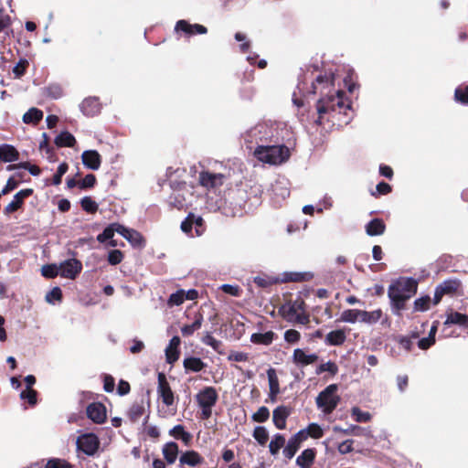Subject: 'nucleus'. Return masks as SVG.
<instances>
[{
    "mask_svg": "<svg viewBox=\"0 0 468 468\" xmlns=\"http://www.w3.org/2000/svg\"><path fill=\"white\" fill-rule=\"evenodd\" d=\"M19 154L17 150L9 144L0 145V160L10 163L18 160Z\"/></svg>",
    "mask_w": 468,
    "mask_h": 468,
    "instance_id": "obj_29",
    "label": "nucleus"
},
{
    "mask_svg": "<svg viewBox=\"0 0 468 468\" xmlns=\"http://www.w3.org/2000/svg\"><path fill=\"white\" fill-rule=\"evenodd\" d=\"M311 93H320L321 97L316 103L318 113L317 123L322 121H332L336 119L337 114H343L346 120L337 118V121L347 124L351 119L348 112L351 111L350 102L345 100V92L335 87V74L332 71L319 74L312 82Z\"/></svg>",
    "mask_w": 468,
    "mask_h": 468,
    "instance_id": "obj_1",
    "label": "nucleus"
},
{
    "mask_svg": "<svg viewBox=\"0 0 468 468\" xmlns=\"http://www.w3.org/2000/svg\"><path fill=\"white\" fill-rule=\"evenodd\" d=\"M33 190L30 188L22 189L17 192L13 200L5 207V213L10 214L16 211L23 204V201L26 197H29L32 194Z\"/></svg>",
    "mask_w": 468,
    "mask_h": 468,
    "instance_id": "obj_21",
    "label": "nucleus"
},
{
    "mask_svg": "<svg viewBox=\"0 0 468 468\" xmlns=\"http://www.w3.org/2000/svg\"><path fill=\"white\" fill-rule=\"evenodd\" d=\"M189 215L192 220L193 228H195L196 236H201L204 232L203 218L200 216H195L193 214Z\"/></svg>",
    "mask_w": 468,
    "mask_h": 468,
    "instance_id": "obj_56",
    "label": "nucleus"
},
{
    "mask_svg": "<svg viewBox=\"0 0 468 468\" xmlns=\"http://www.w3.org/2000/svg\"><path fill=\"white\" fill-rule=\"evenodd\" d=\"M300 431H303L305 433L306 439L310 436L314 439H320L323 434V429L317 423H311L304 430H301Z\"/></svg>",
    "mask_w": 468,
    "mask_h": 468,
    "instance_id": "obj_43",
    "label": "nucleus"
},
{
    "mask_svg": "<svg viewBox=\"0 0 468 468\" xmlns=\"http://www.w3.org/2000/svg\"><path fill=\"white\" fill-rule=\"evenodd\" d=\"M275 334L272 331L265 333H255L250 336V341L253 344L269 346L272 343Z\"/></svg>",
    "mask_w": 468,
    "mask_h": 468,
    "instance_id": "obj_34",
    "label": "nucleus"
},
{
    "mask_svg": "<svg viewBox=\"0 0 468 468\" xmlns=\"http://www.w3.org/2000/svg\"><path fill=\"white\" fill-rule=\"evenodd\" d=\"M181 340L179 336H173L169 342L168 346L165 348V358L166 362L173 364L179 357L178 346H180Z\"/></svg>",
    "mask_w": 468,
    "mask_h": 468,
    "instance_id": "obj_25",
    "label": "nucleus"
},
{
    "mask_svg": "<svg viewBox=\"0 0 468 468\" xmlns=\"http://www.w3.org/2000/svg\"><path fill=\"white\" fill-rule=\"evenodd\" d=\"M338 371V367L335 362L328 361L326 363H324L320 365L316 370L315 373L317 375L322 374L323 372H329L331 375H335Z\"/></svg>",
    "mask_w": 468,
    "mask_h": 468,
    "instance_id": "obj_50",
    "label": "nucleus"
},
{
    "mask_svg": "<svg viewBox=\"0 0 468 468\" xmlns=\"http://www.w3.org/2000/svg\"><path fill=\"white\" fill-rule=\"evenodd\" d=\"M169 434L176 439H181L186 443L189 441L191 439V435L189 432L186 431L184 426L176 425L173 429L169 431Z\"/></svg>",
    "mask_w": 468,
    "mask_h": 468,
    "instance_id": "obj_42",
    "label": "nucleus"
},
{
    "mask_svg": "<svg viewBox=\"0 0 468 468\" xmlns=\"http://www.w3.org/2000/svg\"><path fill=\"white\" fill-rule=\"evenodd\" d=\"M444 324H458L468 330V315L458 312H451L447 314Z\"/></svg>",
    "mask_w": 468,
    "mask_h": 468,
    "instance_id": "obj_28",
    "label": "nucleus"
},
{
    "mask_svg": "<svg viewBox=\"0 0 468 468\" xmlns=\"http://www.w3.org/2000/svg\"><path fill=\"white\" fill-rule=\"evenodd\" d=\"M247 144H276L281 139L279 127L276 123L261 122L248 130L243 135Z\"/></svg>",
    "mask_w": 468,
    "mask_h": 468,
    "instance_id": "obj_3",
    "label": "nucleus"
},
{
    "mask_svg": "<svg viewBox=\"0 0 468 468\" xmlns=\"http://www.w3.org/2000/svg\"><path fill=\"white\" fill-rule=\"evenodd\" d=\"M383 316L384 314L381 309H376L371 312L361 310L360 323L374 324L381 321V323L384 324L388 321V317L385 316L383 319Z\"/></svg>",
    "mask_w": 468,
    "mask_h": 468,
    "instance_id": "obj_22",
    "label": "nucleus"
},
{
    "mask_svg": "<svg viewBox=\"0 0 468 468\" xmlns=\"http://www.w3.org/2000/svg\"><path fill=\"white\" fill-rule=\"evenodd\" d=\"M351 416L356 422H367L371 420V414L367 411H362L358 407L351 409Z\"/></svg>",
    "mask_w": 468,
    "mask_h": 468,
    "instance_id": "obj_45",
    "label": "nucleus"
},
{
    "mask_svg": "<svg viewBox=\"0 0 468 468\" xmlns=\"http://www.w3.org/2000/svg\"><path fill=\"white\" fill-rule=\"evenodd\" d=\"M59 275L73 280L81 271L82 264L76 259L66 260L59 264Z\"/></svg>",
    "mask_w": 468,
    "mask_h": 468,
    "instance_id": "obj_10",
    "label": "nucleus"
},
{
    "mask_svg": "<svg viewBox=\"0 0 468 468\" xmlns=\"http://www.w3.org/2000/svg\"><path fill=\"white\" fill-rule=\"evenodd\" d=\"M285 438L282 434H275L269 444V450L271 455L278 454L279 451L284 447Z\"/></svg>",
    "mask_w": 468,
    "mask_h": 468,
    "instance_id": "obj_40",
    "label": "nucleus"
},
{
    "mask_svg": "<svg viewBox=\"0 0 468 468\" xmlns=\"http://www.w3.org/2000/svg\"><path fill=\"white\" fill-rule=\"evenodd\" d=\"M267 377L269 382V388L272 395H278L280 393V384L276 374V370L272 367L267 370Z\"/></svg>",
    "mask_w": 468,
    "mask_h": 468,
    "instance_id": "obj_39",
    "label": "nucleus"
},
{
    "mask_svg": "<svg viewBox=\"0 0 468 468\" xmlns=\"http://www.w3.org/2000/svg\"><path fill=\"white\" fill-rule=\"evenodd\" d=\"M247 195L243 189L238 188L235 190H231L229 193L228 200L226 204L229 203L230 206L232 205L231 199H236L233 207H224V213L227 216H240L243 213V207L246 204Z\"/></svg>",
    "mask_w": 468,
    "mask_h": 468,
    "instance_id": "obj_7",
    "label": "nucleus"
},
{
    "mask_svg": "<svg viewBox=\"0 0 468 468\" xmlns=\"http://www.w3.org/2000/svg\"><path fill=\"white\" fill-rule=\"evenodd\" d=\"M81 161L85 167L97 171L101 167V156L96 150H86L81 154Z\"/></svg>",
    "mask_w": 468,
    "mask_h": 468,
    "instance_id": "obj_16",
    "label": "nucleus"
},
{
    "mask_svg": "<svg viewBox=\"0 0 468 468\" xmlns=\"http://www.w3.org/2000/svg\"><path fill=\"white\" fill-rule=\"evenodd\" d=\"M76 444L78 450L86 455L93 456L100 447V441L93 433H84L78 437Z\"/></svg>",
    "mask_w": 468,
    "mask_h": 468,
    "instance_id": "obj_8",
    "label": "nucleus"
},
{
    "mask_svg": "<svg viewBox=\"0 0 468 468\" xmlns=\"http://www.w3.org/2000/svg\"><path fill=\"white\" fill-rule=\"evenodd\" d=\"M43 118V112L37 108H30L24 115L25 123H37Z\"/></svg>",
    "mask_w": 468,
    "mask_h": 468,
    "instance_id": "obj_38",
    "label": "nucleus"
},
{
    "mask_svg": "<svg viewBox=\"0 0 468 468\" xmlns=\"http://www.w3.org/2000/svg\"><path fill=\"white\" fill-rule=\"evenodd\" d=\"M118 227H121V224L119 223H112L111 225H109L108 227H106L104 229V230L102 231V233L99 234L97 236V240L99 242H105L106 240L108 239H111L114 233L116 232L117 233V229Z\"/></svg>",
    "mask_w": 468,
    "mask_h": 468,
    "instance_id": "obj_41",
    "label": "nucleus"
},
{
    "mask_svg": "<svg viewBox=\"0 0 468 468\" xmlns=\"http://www.w3.org/2000/svg\"><path fill=\"white\" fill-rule=\"evenodd\" d=\"M75 143V137L67 131L60 133L55 139V144L58 147H72Z\"/></svg>",
    "mask_w": 468,
    "mask_h": 468,
    "instance_id": "obj_36",
    "label": "nucleus"
},
{
    "mask_svg": "<svg viewBox=\"0 0 468 468\" xmlns=\"http://www.w3.org/2000/svg\"><path fill=\"white\" fill-rule=\"evenodd\" d=\"M96 183V177L92 174H88L85 177L79 182V186L81 189L92 187Z\"/></svg>",
    "mask_w": 468,
    "mask_h": 468,
    "instance_id": "obj_61",
    "label": "nucleus"
},
{
    "mask_svg": "<svg viewBox=\"0 0 468 468\" xmlns=\"http://www.w3.org/2000/svg\"><path fill=\"white\" fill-rule=\"evenodd\" d=\"M254 282L261 288H267L276 282H278V279L277 278H274V277H271V276H267V275H259V276H256L254 277Z\"/></svg>",
    "mask_w": 468,
    "mask_h": 468,
    "instance_id": "obj_46",
    "label": "nucleus"
},
{
    "mask_svg": "<svg viewBox=\"0 0 468 468\" xmlns=\"http://www.w3.org/2000/svg\"><path fill=\"white\" fill-rule=\"evenodd\" d=\"M455 100L463 104H468V85L459 86L454 92Z\"/></svg>",
    "mask_w": 468,
    "mask_h": 468,
    "instance_id": "obj_49",
    "label": "nucleus"
},
{
    "mask_svg": "<svg viewBox=\"0 0 468 468\" xmlns=\"http://www.w3.org/2000/svg\"><path fill=\"white\" fill-rule=\"evenodd\" d=\"M253 155L258 161L271 165H279L290 158V150L284 144H259Z\"/></svg>",
    "mask_w": 468,
    "mask_h": 468,
    "instance_id": "obj_4",
    "label": "nucleus"
},
{
    "mask_svg": "<svg viewBox=\"0 0 468 468\" xmlns=\"http://www.w3.org/2000/svg\"><path fill=\"white\" fill-rule=\"evenodd\" d=\"M41 273L44 277L54 278L59 274V267L55 264L44 265L41 269Z\"/></svg>",
    "mask_w": 468,
    "mask_h": 468,
    "instance_id": "obj_53",
    "label": "nucleus"
},
{
    "mask_svg": "<svg viewBox=\"0 0 468 468\" xmlns=\"http://www.w3.org/2000/svg\"><path fill=\"white\" fill-rule=\"evenodd\" d=\"M11 24V16L8 14H5L4 9H0V32L9 27Z\"/></svg>",
    "mask_w": 468,
    "mask_h": 468,
    "instance_id": "obj_63",
    "label": "nucleus"
},
{
    "mask_svg": "<svg viewBox=\"0 0 468 468\" xmlns=\"http://www.w3.org/2000/svg\"><path fill=\"white\" fill-rule=\"evenodd\" d=\"M338 386L331 384L322 390L316 397L315 402L318 409L324 414L332 413L337 407L340 397L336 394Z\"/></svg>",
    "mask_w": 468,
    "mask_h": 468,
    "instance_id": "obj_6",
    "label": "nucleus"
},
{
    "mask_svg": "<svg viewBox=\"0 0 468 468\" xmlns=\"http://www.w3.org/2000/svg\"><path fill=\"white\" fill-rule=\"evenodd\" d=\"M306 440L305 433L303 431H298L292 438L289 439L287 444L283 449V455L287 459H292L298 449L300 448L301 443Z\"/></svg>",
    "mask_w": 468,
    "mask_h": 468,
    "instance_id": "obj_13",
    "label": "nucleus"
},
{
    "mask_svg": "<svg viewBox=\"0 0 468 468\" xmlns=\"http://www.w3.org/2000/svg\"><path fill=\"white\" fill-rule=\"evenodd\" d=\"M225 176L220 173L203 171L199 174V183L202 186L210 189L223 185Z\"/></svg>",
    "mask_w": 468,
    "mask_h": 468,
    "instance_id": "obj_11",
    "label": "nucleus"
},
{
    "mask_svg": "<svg viewBox=\"0 0 468 468\" xmlns=\"http://www.w3.org/2000/svg\"><path fill=\"white\" fill-rule=\"evenodd\" d=\"M202 343L211 346L215 351L220 353L219 348L222 346V343L219 340H217L211 333L207 332L202 337Z\"/></svg>",
    "mask_w": 468,
    "mask_h": 468,
    "instance_id": "obj_48",
    "label": "nucleus"
},
{
    "mask_svg": "<svg viewBox=\"0 0 468 468\" xmlns=\"http://www.w3.org/2000/svg\"><path fill=\"white\" fill-rule=\"evenodd\" d=\"M318 360V356L316 354H306L303 349L296 348L292 354V361L298 367H305L308 365H312Z\"/></svg>",
    "mask_w": 468,
    "mask_h": 468,
    "instance_id": "obj_18",
    "label": "nucleus"
},
{
    "mask_svg": "<svg viewBox=\"0 0 468 468\" xmlns=\"http://www.w3.org/2000/svg\"><path fill=\"white\" fill-rule=\"evenodd\" d=\"M431 298L429 296L420 297L415 300L414 309L416 311L423 312L429 309Z\"/></svg>",
    "mask_w": 468,
    "mask_h": 468,
    "instance_id": "obj_55",
    "label": "nucleus"
},
{
    "mask_svg": "<svg viewBox=\"0 0 468 468\" xmlns=\"http://www.w3.org/2000/svg\"><path fill=\"white\" fill-rule=\"evenodd\" d=\"M162 452L166 463L173 464L177 459L179 452L178 445L174 441L166 442L163 446Z\"/></svg>",
    "mask_w": 468,
    "mask_h": 468,
    "instance_id": "obj_26",
    "label": "nucleus"
},
{
    "mask_svg": "<svg viewBox=\"0 0 468 468\" xmlns=\"http://www.w3.org/2000/svg\"><path fill=\"white\" fill-rule=\"evenodd\" d=\"M218 395L213 387H206L200 390L196 399L199 407H214L218 401Z\"/></svg>",
    "mask_w": 468,
    "mask_h": 468,
    "instance_id": "obj_12",
    "label": "nucleus"
},
{
    "mask_svg": "<svg viewBox=\"0 0 468 468\" xmlns=\"http://www.w3.org/2000/svg\"><path fill=\"white\" fill-rule=\"evenodd\" d=\"M279 314L288 323L307 324L310 322L305 303L302 298L284 303L279 308Z\"/></svg>",
    "mask_w": 468,
    "mask_h": 468,
    "instance_id": "obj_5",
    "label": "nucleus"
},
{
    "mask_svg": "<svg viewBox=\"0 0 468 468\" xmlns=\"http://www.w3.org/2000/svg\"><path fill=\"white\" fill-rule=\"evenodd\" d=\"M123 259V254L119 250H111L108 254V261L112 265L119 264Z\"/></svg>",
    "mask_w": 468,
    "mask_h": 468,
    "instance_id": "obj_59",
    "label": "nucleus"
},
{
    "mask_svg": "<svg viewBox=\"0 0 468 468\" xmlns=\"http://www.w3.org/2000/svg\"><path fill=\"white\" fill-rule=\"evenodd\" d=\"M333 431L335 432H341L345 435L364 436V437L371 436V431L369 429L362 428L357 425H350L346 429H344L340 426H334Z\"/></svg>",
    "mask_w": 468,
    "mask_h": 468,
    "instance_id": "obj_24",
    "label": "nucleus"
},
{
    "mask_svg": "<svg viewBox=\"0 0 468 468\" xmlns=\"http://www.w3.org/2000/svg\"><path fill=\"white\" fill-rule=\"evenodd\" d=\"M459 283L456 281H445L437 286L434 293V304L439 303L444 294L454 292L458 290Z\"/></svg>",
    "mask_w": 468,
    "mask_h": 468,
    "instance_id": "obj_20",
    "label": "nucleus"
},
{
    "mask_svg": "<svg viewBox=\"0 0 468 468\" xmlns=\"http://www.w3.org/2000/svg\"><path fill=\"white\" fill-rule=\"evenodd\" d=\"M80 205L83 210L90 213H94L98 209V205L90 197H84L80 201Z\"/></svg>",
    "mask_w": 468,
    "mask_h": 468,
    "instance_id": "obj_52",
    "label": "nucleus"
},
{
    "mask_svg": "<svg viewBox=\"0 0 468 468\" xmlns=\"http://www.w3.org/2000/svg\"><path fill=\"white\" fill-rule=\"evenodd\" d=\"M290 410L285 406H279L273 410L272 420L277 429H285L286 419L288 418Z\"/></svg>",
    "mask_w": 468,
    "mask_h": 468,
    "instance_id": "obj_23",
    "label": "nucleus"
},
{
    "mask_svg": "<svg viewBox=\"0 0 468 468\" xmlns=\"http://www.w3.org/2000/svg\"><path fill=\"white\" fill-rule=\"evenodd\" d=\"M270 417V410L267 407L261 406L258 409V410L252 415L253 421L256 422H265Z\"/></svg>",
    "mask_w": 468,
    "mask_h": 468,
    "instance_id": "obj_51",
    "label": "nucleus"
},
{
    "mask_svg": "<svg viewBox=\"0 0 468 468\" xmlns=\"http://www.w3.org/2000/svg\"><path fill=\"white\" fill-rule=\"evenodd\" d=\"M253 438L259 442V444L264 445L269 439V433L264 427L258 426L254 429Z\"/></svg>",
    "mask_w": 468,
    "mask_h": 468,
    "instance_id": "obj_47",
    "label": "nucleus"
},
{
    "mask_svg": "<svg viewBox=\"0 0 468 468\" xmlns=\"http://www.w3.org/2000/svg\"><path fill=\"white\" fill-rule=\"evenodd\" d=\"M45 468H71V466L63 460H50Z\"/></svg>",
    "mask_w": 468,
    "mask_h": 468,
    "instance_id": "obj_64",
    "label": "nucleus"
},
{
    "mask_svg": "<svg viewBox=\"0 0 468 468\" xmlns=\"http://www.w3.org/2000/svg\"><path fill=\"white\" fill-rule=\"evenodd\" d=\"M301 338V334L294 329H289L284 332V340L289 344H296Z\"/></svg>",
    "mask_w": 468,
    "mask_h": 468,
    "instance_id": "obj_57",
    "label": "nucleus"
},
{
    "mask_svg": "<svg viewBox=\"0 0 468 468\" xmlns=\"http://www.w3.org/2000/svg\"><path fill=\"white\" fill-rule=\"evenodd\" d=\"M28 65V61L26 59H20L19 62L13 68V73L16 79L21 78L26 71V68Z\"/></svg>",
    "mask_w": 468,
    "mask_h": 468,
    "instance_id": "obj_60",
    "label": "nucleus"
},
{
    "mask_svg": "<svg viewBox=\"0 0 468 468\" xmlns=\"http://www.w3.org/2000/svg\"><path fill=\"white\" fill-rule=\"evenodd\" d=\"M184 367L186 371L200 372L207 365L198 357H186L183 362Z\"/></svg>",
    "mask_w": 468,
    "mask_h": 468,
    "instance_id": "obj_33",
    "label": "nucleus"
},
{
    "mask_svg": "<svg viewBox=\"0 0 468 468\" xmlns=\"http://www.w3.org/2000/svg\"><path fill=\"white\" fill-rule=\"evenodd\" d=\"M80 109L86 116H94L101 112V104L97 97H89L83 100Z\"/></svg>",
    "mask_w": 468,
    "mask_h": 468,
    "instance_id": "obj_19",
    "label": "nucleus"
},
{
    "mask_svg": "<svg viewBox=\"0 0 468 468\" xmlns=\"http://www.w3.org/2000/svg\"><path fill=\"white\" fill-rule=\"evenodd\" d=\"M22 399H27L29 404L35 405L37 403V392L34 389L23 390L20 394Z\"/></svg>",
    "mask_w": 468,
    "mask_h": 468,
    "instance_id": "obj_62",
    "label": "nucleus"
},
{
    "mask_svg": "<svg viewBox=\"0 0 468 468\" xmlns=\"http://www.w3.org/2000/svg\"><path fill=\"white\" fill-rule=\"evenodd\" d=\"M315 458L314 449L304 450L296 459V464L301 468H310Z\"/></svg>",
    "mask_w": 468,
    "mask_h": 468,
    "instance_id": "obj_32",
    "label": "nucleus"
},
{
    "mask_svg": "<svg viewBox=\"0 0 468 468\" xmlns=\"http://www.w3.org/2000/svg\"><path fill=\"white\" fill-rule=\"evenodd\" d=\"M346 334L343 330L338 329L331 331L326 335L325 342L331 346H340L346 341Z\"/></svg>",
    "mask_w": 468,
    "mask_h": 468,
    "instance_id": "obj_35",
    "label": "nucleus"
},
{
    "mask_svg": "<svg viewBox=\"0 0 468 468\" xmlns=\"http://www.w3.org/2000/svg\"><path fill=\"white\" fill-rule=\"evenodd\" d=\"M175 31L177 33L179 31L184 32L187 36H192L196 34H206L207 32V27L199 25V24H189L186 20H178L175 26Z\"/></svg>",
    "mask_w": 468,
    "mask_h": 468,
    "instance_id": "obj_15",
    "label": "nucleus"
},
{
    "mask_svg": "<svg viewBox=\"0 0 468 468\" xmlns=\"http://www.w3.org/2000/svg\"><path fill=\"white\" fill-rule=\"evenodd\" d=\"M157 393L163 403L167 407L175 404V396L164 373H158Z\"/></svg>",
    "mask_w": 468,
    "mask_h": 468,
    "instance_id": "obj_9",
    "label": "nucleus"
},
{
    "mask_svg": "<svg viewBox=\"0 0 468 468\" xmlns=\"http://www.w3.org/2000/svg\"><path fill=\"white\" fill-rule=\"evenodd\" d=\"M69 168L68 164L62 163L58 165L57 173L53 176L52 184L55 186H58L61 184L62 176L67 173Z\"/></svg>",
    "mask_w": 468,
    "mask_h": 468,
    "instance_id": "obj_54",
    "label": "nucleus"
},
{
    "mask_svg": "<svg viewBox=\"0 0 468 468\" xmlns=\"http://www.w3.org/2000/svg\"><path fill=\"white\" fill-rule=\"evenodd\" d=\"M87 416L93 422L101 424L106 420V408L100 402H94L87 407Z\"/></svg>",
    "mask_w": 468,
    "mask_h": 468,
    "instance_id": "obj_14",
    "label": "nucleus"
},
{
    "mask_svg": "<svg viewBox=\"0 0 468 468\" xmlns=\"http://www.w3.org/2000/svg\"><path fill=\"white\" fill-rule=\"evenodd\" d=\"M62 292L60 288L55 287L46 294V301L49 303H54L55 301H60Z\"/></svg>",
    "mask_w": 468,
    "mask_h": 468,
    "instance_id": "obj_58",
    "label": "nucleus"
},
{
    "mask_svg": "<svg viewBox=\"0 0 468 468\" xmlns=\"http://www.w3.org/2000/svg\"><path fill=\"white\" fill-rule=\"evenodd\" d=\"M365 229L368 236H379L385 232L386 226L382 219L374 218L366 225Z\"/></svg>",
    "mask_w": 468,
    "mask_h": 468,
    "instance_id": "obj_30",
    "label": "nucleus"
},
{
    "mask_svg": "<svg viewBox=\"0 0 468 468\" xmlns=\"http://www.w3.org/2000/svg\"><path fill=\"white\" fill-rule=\"evenodd\" d=\"M180 464H186L195 467L203 463V458L195 451H187L184 452L179 458Z\"/></svg>",
    "mask_w": 468,
    "mask_h": 468,
    "instance_id": "obj_27",
    "label": "nucleus"
},
{
    "mask_svg": "<svg viewBox=\"0 0 468 468\" xmlns=\"http://www.w3.org/2000/svg\"><path fill=\"white\" fill-rule=\"evenodd\" d=\"M117 233L128 240L133 247H142L144 240L142 235L135 229H128L122 225L118 227Z\"/></svg>",
    "mask_w": 468,
    "mask_h": 468,
    "instance_id": "obj_17",
    "label": "nucleus"
},
{
    "mask_svg": "<svg viewBox=\"0 0 468 468\" xmlns=\"http://www.w3.org/2000/svg\"><path fill=\"white\" fill-rule=\"evenodd\" d=\"M361 310L347 309L342 312L340 321L345 323L355 324L360 322Z\"/></svg>",
    "mask_w": 468,
    "mask_h": 468,
    "instance_id": "obj_37",
    "label": "nucleus"
},
{
    "mask_svg": "<svg viewBox=\"0 0 468 468\" xmlns=\"http://www.w3.org/2000/svg\"><path fill=\"white\" fill-rule=\"evenodd\" d=\"M185 302V291L180 289L172 293L167 301L169 307L179 306Z\"/></svg>",
    "mask_w": 468,
    "mask_h": 468,
    "instance_id": "obj_44",
    "label": "nucleus"
},
{
    "mask_svg": "<svg viewBox=\"0 0 468 468\" xmlns=\"http://www.w3.org/2000/svg\"><path fill=\"white\" fill-rule=\"evenodd\" d=\"M417 288V281L407 277H400L388 286V296L394 314H400L406 302L416 293Z\"/></svg>",
    "mask_w": 468,
    "mask_h": 468,
    "instance_id": "obj_2",
    "label": "nucleus"
},
{
    "mask_svg": "<svg viewBox=\"0 0 468 468\" xmlns=\"http://www.w3.org/2000/svg\"><path fill=\"white\" fill-rule=\"evenodd\" d=\"M204 322L203 315L200 313H197L194 317V322L190 324H185L181 327V333L183 336H190L196 331L199 330Z\"/></svg>",
    "mask_w": 468,
    "mask_h": 468,
    "instance_id": "obj_31",
    "label": "nucleus"
}]
</instances>
